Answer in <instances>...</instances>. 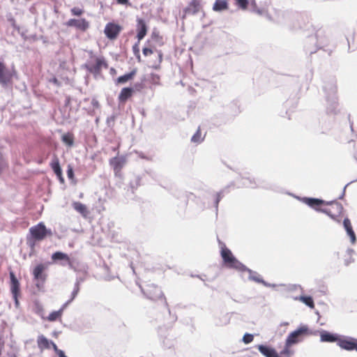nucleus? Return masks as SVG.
Here are the masks:
<instances>
[{"label":"nucleus","mask_w":357,"mask_h":357,"mask_svg":"<svg viewBox=\"0 0 357 357\" xmlns=\"http://www.w3.org/2000/svg\"><path fill=\"white\" fill-rule=\"evenodd\" d=\"M247 9L259 16L265 15L268 20L287 26L290 29H296L298 26L296 22L299 15L293 11L275 9V17L273 18L267 13L265 8L257 6L255 0H247Z\"/></svg>","instance_id":"obj_1"},{"label":"nucleus","mask_w":357,"mask_h":357,"mask_svg":"<svg viewBox=\"0 0 357 357\" xmlns=\"http://www.w3.org/2000/svg\"><path fill=\"white\" fill-rule=\"evenodd\" d=\"M322 90L326 100V112L327 114L335 115L338 109V97L337 95V80L335 77H330L324 80Z\"/></svg>","instance_id":"obj_2"},{"label":"nucleus","mask_w":357,"mask_h":357,"mask_svg":"<svg viewBox=\"0 0 357 357\" xmlns=\"http://www.w3.org/2000/svg\"><path fill=\"white\" fill-rule=\"evenodd\" d=\"M218 243L220 249V256L222 259V266L237 271H244V265L234 256L226 245L220 240H218Z\"/></svg>","instance_id":"obj_3"},{"label":"nucleus","mask_w":357,"mask_h":357,"mask_svg":"<svg viewBox=\"0 0 357 357\" xmlns=\"http://www.w3.org/2000/svg\"><path fill=\"white\" fill-rule=\"evenodd\" d=\"M317 331L312 332L307 325H301L297 329L290 333L286 338L287 346H293L301 342L305 336L316 335Z\"/></svg>","instance_id":"obj_4"},{"label":"nucleus","mask_w":357,"mask_h":357,"mask_svg":"<svg viewBox=\"0 0 357 357\" xmlns=\"http://www.w3.org/2000/svg\"><path fill=\"white\" fill-rule=\"evenodd\" d=\"M90 59L86 62L85 66L86 69L93 73H99L102 68H107V64L103 57H97L89 52Z\"/></svg>","instance_id":"obj_5"},{"label":"nucleus","mask_w":357,"mask_h":357,"mask_svg":"<svg viewBox=\"0 0 357 357\" xmlns=\"http://www.w3.org/2000/svg\"><path fill=\"white\" fill-rule=\"evenodd\" d=\"M29 234L31 235L33 238L41 241L45 239L46 236H52V232L51 229L46 228L43 222H39L38 225L29 229Z\"/></svg>","instance_id":"obj_6"},{"label":"nucleus","mask_w":357,"mask_h":357,"mask_svg":"<svg viewBox=\"0 0 357 357\" xmlns=\"http://www.w3.org/2000/svg\"><path fill=\"white\" fill-rule=\"evenodd\" d=\"M295 197L297 199L301 201L303 203L307 205L309 207L314 209L316 211L321 212V210L323 209L321 208V206H324V199L307 197H300L298 196H295Z\"/></svg>","instance_id":"obj_7"},{"label":"nucleus","mask_w":357,"mask_h":357,"mask_svg":"<svg viewBox=\"0 0 357 357\" xmlns=\"http://www.w3.org/2000/svg\"><path fill=\"white\" fill-rule=\"evenodd\" d=\"M356 338L350 336H340L337 345L342 349L354 351L356 349Z\"/></svg>","instance_id":"obj_8"},{"label":"nucleus","mask_w":357,"mask_h":357,"mask_svg":"<svg viewBox=\"0 0 357 357\" xmlns=\"http://www.w3.org/2000/svg\"><path fill=\"white\" fill-rule=\"evenodd\" d=\"M13 73L6 68L4 63L0 61V84L3 87L8 86L12 81Z\"/></svg>","instance_id":"obj_9"},{"label":"nucleus","mask_w":357,"mask_h":357,"mask_svg":"<svg viewBox=\"0 0 357 357\" xmlns=\"http://www.w3.org/2000/svg\"><path fill=\"white\" fill-rule=\"evenodd\" d=\"M121 30L122 27L120 25L109 22L105 27L104 33L109 39L114 40L117 38Z\"/></svg>","instance_id":"obj_10"},{"label":"nucleus","mask_w":357,"mask_h":357,"mask_svg":"<svg viewBox=\"0 0 357 357\" xmlns=\"http://www.w3.org/2000/svg\"><path fill=\"white\" fill-rule=\"evenodd\" d=\"M46 268L47 265L40 264L37 265L33 271V278L38 281V283L36 284L38 287H40V282L43 283L46 280L47 275L44 273Z\"/></svg>","instance_id":"obj_11"},{"label":"nucleus","mask_w":357,"mask_h":357,"mask_svg":"<svg viewBox=\"0 0 357 357\" xmlns=\"http://www.w3.org/2000/svg\"><path fill=\"white\" fill-rule=\"evenodd\" d=\"M247 273H248V279L255 282L262 284L266 287H275L276 284H271L266 282L261 277V275L256 271H254L247 267Z\"/></svg>","instance_id":"obj_12"},{"label":"nucleus","mask_w":357,"mask_h":357,"mask_svg":"<svg viewBox=\"0 0 357 357\" xmlns=\"http://www.w3.org/2000/svg\"><path fill=\"white\" fill-rule=\"evenodd\" d=\"M143 292L151 300H156L162 296L161 289L153 284L148 286L146 290H143Z\"/></svg>","instance_id":"obj_13"},{"label":"nucleus","mask_w":357,"mask_h":357,"mask_svg":"<svg viewBox=\"0 0 357 357\" xmlns=\"http://www.w3.org/2000/svg\"><path fill=\"white\" fill-rule=\"evenodd\" d=\"M340 335L327 331H320V341L322 342H338Z\"/></svg>","instance_id":"obj_14"},{"label":"nucleus","mask_w":357,"mask_h":357,"mask_svg":"<svg viewBox=\"0 0 357 357\" xmlns=\"http://www.w3.org/2000/svg\"><path fill=\"white\" fill-rule=\"evenodd\" d=\"M259 352L265 357H280L277 351L266 344H259L257 346Z\"/></svg>","instance_id":"obj_15"},{"label":"nucleus","mask_w":357,"mask_h":357,"mask_svg":"<svg viewBox=\"0 0 357 357\" xmlns=\"http://www.w3.org/2000/svg\"><path fill=\"white\" fill-rule=\"evenodd\" d=\"M343 227L347 232V234L350 238V241L352 244H355L356 242V236L353 229L350 220L348 218H345L343 220Z\"/></svg>","instance_id":"obj_16"},{"label":"nucleus","mask_w":357,"mask_h":357,"mask_svg":"<svg viewBox=\"0 0 357 357\" xmlns=\"http://www.w3.org/2000/svg\"><path fill=\"white\" fill-rule=\"evenodd\" d=\"M67 25L76 27L83 31L88 29L89 26V22L85 19H70L68 21Z\"/></svg>","instance_id":"obj_17"},{"label":"nucleus","mask_w":357,"mask_h":357,"mask_svg":"<svg viewBox=\"0 0 357 357\" xmlns=\"http://www.w3.org/2000/svg\"><path fill=\"white\" fill-rule=\"evenodd\" d=\"M50 166L56 175V176L59 178V181L61 183H63L64 179L62 176V170L60 167L59 160L56 156H54L50 163Z\"/></svg>","instance_id":"obj_18"},{"label":"nucleus","mask_w":357,"mask_h":357,"mask_svg":"<svg viewBox=\"0 0 357 357\" xmlns=\"http://www.w3.org/2000/svg\"><path fill=\"white\" fill-rule=\"evenodd\" d=\"M137 38L138 40H141L144 38V37L146 36L147 32V26L146 25L145 22L142 19L137 20Z\"/></svg>","instance_id":"obj_19"},{"label":"nucleus","mask_w":357,"mask_h":357,"mask_svg":"<svg viewBox=\"0 0 357 357\" xmlns=\"http://www.w3.org/2000/svg\"><path fill=\"white\" fill-rule=\"evenodd\" d=\"M200 9V2L199 0H192L189 6L185 8V15H195L199 12Z\"/></svg>","instance_id":"obj_20"},{"label":"nucleus","mask_w":357,"mask_h":357,"mask_svg":"<svg viewBox=\"0 0 357 357\" xmlns=\"http://www.w3.org/2000/svg\"><path fill=\"white\" fill-rule=\"evenodd\" d=\"M52 259L54 261L56 260H63L64 262L61 263L62 266H65L68 264L70 267L72 266L71 261L68 256V255L61 252H56L52 255Z\"/></svg>","instance_id":"obj_21"},{"label":"nucleus","mask_w":357,"mask_h":357,"mask_svg":"<svg viewBox=\"0 0 357 357\" xmlns=\"http://www.w3.org/2000/svg\"><path fill=\"white\" fill-rule=\"evenodd\" d=\"M314 38L317 39V46L318 48H322L328 43V39L326 38L324 31L322 30L317 31Z\"/></svg>","instance_id":"obj_22"},{"label":"nucleus","mask_w":357,"mask_h":357,"mask_svg":"<svg viewBox=\"0 0 357 357\" xmlns=\"http://www.w3.org/2000/svg\"><path fill=\"white\" fill-rule=\"evenodd\" d=\"M10 291L13 295H18L20 291V283L13 272L10 273Z\"/></svg>","instance_id":"obj_23"},{"label":"nucleus","mask_w":357,"mask_h":357,"mask_svg":"<svg viewBox=\"0 0 357 357\" xmlns=\"http://www.w3.org/2000/svg\"><path fill=\"white\" fill-rule=\"evenodd\" d=\"M69 303H70V301H67L66 303H64L63 305V306L61 307V308L60 310L51 312L49 314V316L47 317V319L49 321H54L57 320L58 319H59L61 317L64 309Z\"/></svg>","instance_id":"obj_24"},{"label":"nucleus","mask_w":357,"mask_h":357,"mask_svg":"<svg viewBox=\"0 0 357 357\" xmlns=\"http://www.w3.org/2000/svg\"><path fill=\"white\" fill-rule=\"evenodd\" d=\"M73 208L83 217H86L89 214V211L86 206L81 202H74L73 204Z\"/></svg>","instance_id":"obj_25"},{"label":"nucleus","mask_w":357,"mask_h":357,"mask_svg":"<svg viewBox=\"0 0 357 357\" xmlns=\"http://www.w3.org/2000/svg\"><path fill=\"white\" fill-rule=\"evenodd\" d=\"M126 162V160L124 157H115L110 160V164L115 170H120L125 165Z\"/></svg>","instance_id":"obj_26"},{"label":"nucleus","mask_w":357,"mask_h":357,"mask_svg":"<svg viewBox=\"0 0 357 357\" xmlns=\"http://www.w3.org/2000/svg\"><path fill=\"white\" fill-rule=\"evenodd\" d=\"M51 340L47 339L44 335H40L38 337L37 344L38 348L40 350H43L45 349H49L50 347Z\"/></svg>","instance_id":"obj_27"},{"label":"nucleus","mask_w":357,"mask_h":357,"mask_svg":"<svg viewBox=\"0 0 357 357\" xmlns=\"http://www.w3.org/2000/svg\"><path fill=\"white\" fill-rule=\"evenodd\" d=\"M228 8V2L227 0H216L213 4V10L220 12Z\"/></svg>","instance_id":"obj_28"},{"label":"nucleus","mask_w":357,"mask_h":357,"mask_svg":"<svg viewBox=\"0 0 357 357\" xmlns=\"http://www.w3.org/2000/svg\"><path fill=\"white\" fill-rule=\"evenodd\" d=\"M133 90L131 88H123L119 96L120 101L125 102L132 94Z\"/></svg>","instance_id":"obj_29"},{"label":"nucleus","mask_w":357,"mask_h":357,"mask_svg":"<svg viewBox=\"0 0 357 357\" xmlns=\"http://www.w3.org/2000/svg\"><path fill=\"white\" fill-rule=\"evenodd\" d=\"M296 299H298L310 308H314V307L313 298L310 296H300L299 297L296 298Z\"/></svg>","instance_id":"obj_30"},{"label":"nucleus","mask_w":357,"mask_h":357,"mask_svg":"<svg viewBox=\"0 0 357 357\" xmlns=\"http://www.w3.org/2000/svg\"><path fill=\"white\" fill-rule=\"evenodd\" d=\"M135 71L133 70L129 73L120 76L117 79L118 83L123 84L127 82L128 80L131 79L132 77L135 75Z\"/></svg>","instance_id":"obj_31"},{"label":"nucleus","mask_w":357,"mask_h":357,"mask_svg":"<svg viewBox=\"0 0 357 357\" xmlns=\"http://www.w3.org/2000/svg\"><path fill=\"white\" fill-rule=\"evenodd\" d=\"M62 141L69 146H72L73 145V137L70 133L63 135L62 136Z\"/></svg>","instance_id":"obj_32"},{"label":"nucleus","mask_w":357,"mask_h":357,"mask_svg":"<svg viewBox=\"0 0 357 357\" xmlns=\"http://www.w3.org/2000/svg\"><path fill=\"white\" fill-rule=\"evenodd\" d=\"M204 139V137H202V134L200 130L198 129L195 134L192 137L191 141L194 143H201Z\"/></svg>","instance_id":"obj_33"},{"label":"nucleus","mask_w":357,"mask_h":357,"mask_svg":"<svg viewBox=\"0 0 357 357\" xmlns=\"http://www.w3.org/2000/svg\"><path fill=\"white\" fill-rule=\"evenodd\" d=\"M40 241L38 239H35L33 238V237L29 234L26 237V243H27V245L31 248V249H33L36 246V244L37 242Z\"/></svg>","instance_id":"obj_34"},{"label":"nucleus","mask_w":357,"mask_h":357,"mask_svg":"<svg viewBox=\"0 0 357 357\" xmlns=\"http://www.w3.org/2000/svg\"><path fill=\"white\" fill-rule=\"evenodd\" d=\"M291 346H287V342H285L284 349L281 351L280 354L281 355H291L292 354V351L290 350V347Z\"/></svg>","instance_id":"obj_35"},{"label":"nucleus","mask_w":357,"mask_h":357,"mask_svg":"<svg viewBox=\"0 0 357 357\" xmlns=\"http://www.w3.org/2000/svg\"><path fill=\"white\" fill-rule=\"evenodd\" d=\"M34 311L36 314H38L40 317H43V306L40 304H39L38 303H36L35 304Z\"/></svg>","instance_id":"obj_36"},{"label":"nucleus","mask_w":357,"mask_h":357,"mask_svg":"<svg viewBox=\"0 0 357 357\" xmlns=\"http://www.w3.org/2000/svg\"><path fill=\"white\" fill-rule=\"evenodd\" d=\"M79 282H77L75 283V288H74V290L72 292V297L68 301H70V303L76 297V296L77 295L78 292H79Z\"/></svg>","instance_id":"obj_37"},{"label":"nucleus","mask_w":357,"mask_h":357,"mask_svg":"<svg viewBox=\"0 0 357 357\" xmlns=\"http://www.w3.org/2000/svg\"><path fill=\"white\" fill-rule=\"evenodd\" d=\"M70 11L73 15L76 16H79L83 13V10L77 7L73 8Z\"/></svg>","instance_id":"obj_38"},{"label":"nucleus","mask_w":357,"mask_h":357,"mask_svg":"<svg viewBox=\"0 0 357 357\" xmlns=\"http://www.w3.org/2000/svg\"><path fill=\"white\" fill-rule=\"evenodd\" d=\"M335 203L338 207V208L342 211L343 209V206L340 203H337L336 202V201H331V202H327V201H325L324 200V205H327V206H329V205H332L333 204Z\"/></svg>","instance_id":"obj_39"},{"label":"nucleus","mask_w":357,"mask_h":357,"mask_svg":"<svg viewBox=\"0 0 357 357\" xmlns=\"http://www.w3.org/2000/svg\"><path fill=\"white\" fill-rule=\"evenodd\" d=\"M67 176L69 179H73L74 177L73 169L70 165L68 166Z\"/></svg>","instance_id":"obj_40"},{"label":"nucleus","mask_w":357,"mask_h":357,"mask_svg":"<svg viewBox=\"0 0 357 357\" xmlns=\"http://www.w3.org/2000/svg\"><path fill=\"white\" fill-rule=\"evenodd\" d=\"M235 4L242 9H245V0H236Z\"/></svg>","instance_id":"obj_41"},{"label":"nucleus","mask_w":357,"mask_h":357,"mask_svg":"<svg viewBox=\"0 0 357 357\" xmlns=\"http://www.w3.org/2000/svg\"><path fill=\"white\" fill-rule=\"evenodd\" d=\"M249 181V183L247 182V187H249V188H254L256 187V183L255 181V180H252L250 178V177H247V181Z\"/></svg>","instance_id":"obj_42"},{"label":"nucleus","mask_w":357,"mask_h":357,"mask_svg":"<svg viewBox=\"0 0 357 357\" xmlns=\"http://www.w3.org/2000/svg\"><path fill=\"white\" fill-rule=\"evenodd\" d=\"M357 181V178L354 181H351L350 183H348L343 188V190H342V192L341 194V195L338 197L339 199H342L345 195V191H346V188L351 183L354 182V181Z\"/></svg>","instance_id":"obj_43"},{"label":"nucleus","mask_w":357,"mask_h":357,"mask_svg":"<svg viewBox=\"0 0 357 357\" xmlns=\"http://www.w3.org/2000/svg\"><path fill=\"white\" fill-rule=\"evenodd\" d=\"M354 262V259L352 257L349 256L348 258L344 259V265L348 266L350 264Z\"/></svg>","instance_id":"obj_44"},{"label":"nucleus","mask_w":357,"mask_h":357,"mask_svg":"<svg viewBox=\"0 0 357 357\" xmlns=\"http://www.w3.org/2000/svg\"><path fill=\"white\" fill-rule=\"evenodd\" d=\"M143 54L144 56H147L151 55L153 53V51L151 49L145 47L142 50Z\"/></svg>","instance_id":"obj_45"},{"label":"nucleus","mask_w":357,"mask_h":357,"mask_svg":"<svg viewBox=\"0 0 357 357\" xmlns=\"http://www.w3.org/2000/svg\"><path fill=\"white\" fill-rule=\"evenodd\" d=\"M50 345L52 346L53 349L54 350V351L56 353L57 355L59 354V351H63L62 350L59 349L57 346L56 345V344L54 342H53L52 341H51Z\"/></svg>","instance_id":"obj_46"},{"label":"nucleus","mask_w":357,"mask_h":357,"mask_svg":"<svg viewBox=\"0 0 357 357\" xmlns=\"http://www.w3.org/2000/svg\"><path fill=\"white\" fill-rule=\"evenodd\" d=\"M254 335L252 334L247 333V344H249L253 341Z\"/></svg>","instance_id":"obj_47"},{"label":"nucleus","mask_w":357,"mask_h":357,"mask_svg":"<svg viewBox=\"0 0 357 357\" xmlns=\"http://www.w3.org/2000/svg\"><path fill=\"white\" fill-rule=\"evenodd\" d=\"M321 213L326 214L330 218L332 217V213L329 209L323 208L322 210H321Z\"/></svg>","instance_id":"obj_48"},{"label":"nucleus","mask_w":357,"mask_h":357,"mask_svg":"<svg viewBox=\"0 0 357 357\" xmlns=\"http://www.w3.org/2000/svg\"><path fill=\"white\" fill-rule=\"evenodd\" d=\"M91 105H92L94 107H96V108H98V107H99V102H98V101L97 100H96V99H93V100H91Z\"/></svg>","instance_id":"obj_49"},{"label":"nucleus","mask_w":357,"mask_h":357,"mask_svg":"<svg viewBox=\"0 0 357 357\" xmlns=\"http://www.w3.org/2000/svg\"><path fill=\"white\" fill-rule=\"evenodd\" d=\"M221 197H222V192H219L218 194V197H217L216 200H215V206H216V208L218 207V204Z\"/></svg>","instance_id":"obj_50"},{"label":"nucleus","mask_w":357,"mask_h":357,"mask_svg":"<svg viewBox=\"0 0 357 357\" xmlns=\"http://www.w3.org/2000/svg\"><path fill=\"white\" fill-rule=\"evenodd\" d=\"M117 3L121 5H126L128 3V0H116Z\"/></svg>","instance_id":"obj_51"},{"label":"nucleus","mask_w":357,"mask_h":357,"mask_svg":"<svg viewBox=\"0 0 357 357\" xmlns=\"http://www.w3.org/2000/svg\"><path fill=\"white\" fill-rule=\"evenodd\" d=\"M355 252V251L352 248H348L347 250V253L349 256L352 257V255Z\"/></svg>","instance_id":"obj_52"},{"label":"nucleus","mask_w":357,"mask_h":357,"mask_svg":"<svg viewBox=\"0 0 357 357\" xmlns=\"http://www.w3.org/2000/svg\"><path fill=\"white\" fill-rule=\"evenodd\" d=\"M17 296L18 295H13V297L15 300V305L17 307L18 305H19V301H18V299H17Z\"/></svg>","instance_id":"obj_53"},{"label":"nucleus","mask_w":357,"mask_h":357,"mask_svg":"<svg viewBox=\"0 0 357 357\" xmlns=\"http://www.w3.org/2000/svg\"><path fill=\"white\" fill-rule=\"evenodd\" d=\"M58 356L59 357H67L63 351H59Z\"/></svg>","instance_id":"obj_54"},{"label":"nucleus","mask_w":357,"mask_h":357,"mask_svg":"<svg viewBox=\"0 0 357 357\" xmlns=\"http://www.w3.org/2000/svg\"><path fill=\"white\" fill-rule=\"evenodd\" d=\"M289 325V322H287V321H284V322H282L280 324V326H288Z\"/></svg>","instance_id":"obj_55"},{"label":"nucleus","mask_w":357,"mask_h":357,"mask_svg":"<svg viewBox=\"0 0 357 357\" xmlns=\"http://www.w3.org/2000/svg\"><path fill=\"white\" fill-rule=\"evenodd\" d=\"M245 339H246V337H245V334L243 335V337H242V341H243V342H245Z\"/></svg>","instance_id":"obj_56"},{"label":"nucleus","mask_w":357,"mask_h":357,"mask_svg":"<svg viewBox=\"0 0 357 357\" xmlns=\"http://www.w3.org/2000/svg\"><path fill=\"white\" fill-rule=\"evenodd\" d=\"M331 219L335 220H336V216L333 214H332V217H331Z\"/></svg>","instance_id":"obj_57"},{"label":"nucleus","mask_w":357,"mask_h":357,"mask_svg":"<svg viewBox=\"0 0 357 357\" xmlns=\"http://www.w3.org/2000/svg\"><path fill=\"white\" fill-rule=\"evenodd\" d=\"M9 357H16V356L15 354H10Z\"/></svg>","instance_id":"obj_58"},{"label":"nucleus","mask_w":357,"mask_h":357,"mask_svg":"<svg viewBox=\"0 0 357 357\" xmlns=\"http://www.w3.org/2000/svg\"><path fill=\"white\" fill-rule=\"evenodd\" d=\"M57 80L56 79H54L53 82L56 83Z\"/></svg>","instance_id":"obj_59"},{"label":"nucleus","mask_w":357,"mask_h":357,"mask_svg":"<svg viewBox=\"0 0 357 357\" xmlns=\"http://www.w3.org/2000/svg\"><path fill=\"white\" fill-rule=\"evenodd\" d=\"M356 161H357V158H356Z\"/></svg>","instance_id":"obj_60"}]
</instances>
